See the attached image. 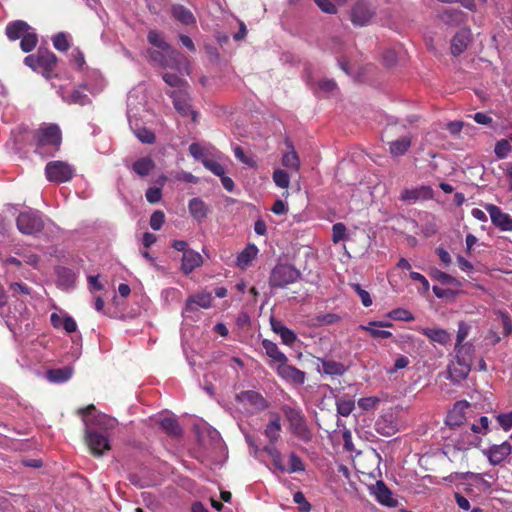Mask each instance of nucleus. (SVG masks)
Returning a JSON list of instances; mask_svg holds the SVG:
<instances>
[{
  "label": "nucleus",
  "mask_w": 512,
  "mask_h": 512,
  "mask_svg": "<svg viewBox=\"0 0 512 512\" xmlns=\"http://www.w3.org/2000/svg\"><path fill=\"white\" fill-rule=\"evenodd\" d=\"M148 42L154 47L146 52L147 59L156 66L177 70L180 74L188 73L189 60L173 49L161 33L152 30L147 36Z\"/></svg>",
  "instance_id": "1"
},
{
  "label": "nucleus",
  "mask_w": 512,
  "mask_h": 512,
  "mask_svg": "<svg viewBox=\"0 0 512 512\" xmlns=\"http://www.w3.org/2000/svg\"><path fill=\"white\" fill-rule=\"evenodd\" d=\"M78 413L81 415L85 425V439L93 455L101 456L110 450L108 437L93 429L92 426L111 427L115 420L105 414L98 413L94 405L81 408L78 410Z\"/></svg>",
  "instance_id": "2"
},
{
  "label": "nucleus",
  "mask_w": 512,
  "mask_h": 512,
  "mask_svg": "<svg viewBox=\"0 0 512 512\" xmlns=\"http://www.w3.org/2000/svg\"><path fill=\"white\" fill-rule=\"evenodd\" d=\"M144 107V96L139 100L138 92L131 90L127 96V118L129 126L132 129L134 135L142 142L146 144H152L155 141L154 133L145 128L138 126V112L140 108Z\"/></svg>",
  "instance_id": "3"
},
{
  "label": "nucleus",
  "mask_w": 512,
  "mask_h": 512,
  "mask_svg": "<svg viewBox=\"0 0 512 512\" xmlns=\"http://www.w3.org/2000/svg\"><path fill=\"white\" fill-rule=\"evenodd\" d=\"M5 33L11 41L20 40V48L24 53L31 52L38 43L36 30L23 20L9 22Z\"/></svg>",
  "instance_id": "4"
},
{
  "label": "nucleus",
  "mask_w": 512,
  "mask_h": 512,
  "mask_svg": "<svg viewBox=\"0 0 512 512\" xmlns=\"http://www.w3.org/2000/svg\"><path fill=\"white\" fill-rule=\"evenodd\" d=\"M61 131L55 124L40 127L36 134L35 152L43 157L53 155L59 150Z\"/></svg>",
  "instance_id": "5"
},
{
  "label": "nucleus",
  "mask_w": 512,
  "mask_h": 512,
  "mask_svg": "<svg viewBox=\"0 0 512 512\" xmlns=\"http://www.w3.org/2000/svg\"><path fill=\"white\" fill-rule=\"evenodd\" d=\"M489 428V419L486 416L480 417L476 423L469 424V429L473 434H469L462 440H451L453 444H447L445 446L444 454L455 457L457 452H464L471 446L476 444V434H486Z\"/></svg>",
  "instance_id": "6"
},
{
  "label": "nucleus",
  "mask_w": 512,
  "mask_h": 512,
  "mask_svg": "<svg viewBox=\"0 0 512 512\" xmlns=\"http://www.w3.org/2000/svg\"><path fill=\"white\" fill-rule=\"evenodd\" d=\"M57 58L47 49L39 48L36 54L24 58V64L49 79L55 71Z\"/></svg>",
  "instance_id": "7"
},
{
  "label": "nucleus",
  "mask_w": 512,
  "mask_h": 512,
  "mask_svg": "<svg viewBox=\"0 0 512 512\" xmlns=\"http://www.w3.org/2000/svg\"><path fill=\"white\" fill-rule=\"evenodd\" d=\"M284 414L289 422L292 433L301 441L308 443L312 440L313 434L308 428L304 415L300 409L285 406Z\"/></svg>",
  "instance_id": "8"
},
{
  "label": "nucleus",
  "mask_w": 512,
  "mask_h": 512,
  "mask_svg": "<svg viewBox=\"0 0 512 512\" xmlns=\"http://www.w3.org/2000/svg\"><path fill=\"white\" fill-rule=\"evenodd\" d=\"M301 277V272L290 264H277L271 271L269 285L271 288H285Z\"/></svg>",
  "instance_id": "9"
},
{
  "label": "nucleus",
  "mask_w": 512,
  "mask_h": 512,
  "mask_svg": "<svg viewBox=\"0 0 512 512\" xmlns=\"http://www.w3.org/2000/svg\"><path fill=\"white\" fill-rule=\"evenodd\" d=\"M16 225L22 234L36 235L42 231L44 220L39 211L29 209L19 213Z\"/></svg>",
  "instance_id": "10"
},
{
  "label": "nucleus",
  "mask_w": 512,
  "mask_h": 512,
  "mask_svg": "<svg viewBox=\"0 0 512 512\" xmlns=\"http://www.w3.org/2000/svg\"><path fill=\"white\" fill-rule=\"evenodd\" d=\"M74 174V167L64 161H50L45 166L46 179L55 184L69 182Z\"/></svg>",
  "instance_id": "11"
},
{
  "label": "nucleus",
  "mask_w": 512,
  "mask_h": 512,
  "mask_svg": "<svg viewBox=\"0 0 512 512\" xmlns=\"http://www.w3.org/2000/svg\"><path fill=\"white\" fill-rule=\"evenodd\" d=\"M167 95L172 99L174 108L181 116L191 117V120L196 122L198 112L191 106L188 89L169 90Z\"/></svg>",
  "instance_id": "12"
},
{
  "label": "nucleus",
  "mask_w": 512,
  "mask_h": 512,
  "mask_svg": "<svg viewBox=\"0 0 512 512\" xmlns=\"http://www.w3.org/2000/svg\"><path fill=\"white\" fill-rule=\"evenodd\" d=\"M56 286L64 292H71L76 288L77 279L79 276L78 271L66 266H56Z\"/></svg>",
  "instance_id": "13"
},
{
  "label": "nucleus",
  "mask_w": 512,
  "mask_h": 512,
  "mask_svg": "<svg viewBox=\"0 0 512 512\" xmlns=\"http://www.w3.org/2000/svg\"><path fill=\"white\" fill-rule=\"evenodd\" d=\"M236 401L244 407H250L253 411H263L267 409V400L257 391H241L235 396Z\"/></svg>",
  "instance_id": "14"
},
{
  "label": "nucleus",
  "mask_w": 512,
  "mask_h": 512,
  "mask_svg": "<svg viewBox=\"0 0 512 512\" xmlns=\"http://www.w3.org/2000/svg\"><path fill=\"white\" fill-rule=\"evenodd\" d=\"M375 9L372 4L367 0H359L355 3L351 11V21L358 26H364L369 23Z\"/></svg>",
  "instance_id": "15"
},
{
  "label": "nucleus",
  "mask_w": 512,
  "mask_h": 512,
  "mask_svg": "<svg viewBox=\"0 0 512 512\" xmlns=\"http://www.w3.org/2000/svg\"><path fill=\"white\" fill-rule=\"evenodd\" d=\"M492 224L503 232H512V216L494 204H486Z\"/></svg>",
  "instance_id": "16"
},
{
  "label": "nucleus",
  "mask_w": 512,
  "mask_h": 512,
  "mask_svg": "<svg viewBox=\"0 0 512 512\" xmlns=\"http://www.w3.org/2000/svg\"><path fill=\"white\" fill-rule=\"evenodd\" d=\"M276 373L284 381L298 386L303 385L306 380L305 372L295 366L289 365L288 362L277 365Z\"/></svg>",
  "instance_id": "17"
},
{
  "label": "nucleus",
  "mask_w": 512,
  "mask_h": 512,
  "mask_svg": "<svg viewBox=\"0 0 512 512\" xmlns=\"http://www.w3.org/2000/svg\"><path fill=\"white\" fill-rule=\"evenodd\" d=\"M106 83L98 70H87L83 76L82 86L84 89L95 95L103 91Z\"/></svg>",
  "instance_id": "18"
},
{
  "label": "nucleus",
  "mask_w": 512,
  "mask_h": 512,
  "mask_svg": "<svg viewBox=\"0 0 512 512\" xmlns=\"http://www.w3.org/2000/svg\"><path fill=\"white\" fill-rule=\"evenodd\" d=\"M212 304V294L210 292H202L190 296L182 311L183 316L189 317V313L196 310L197 307L207 309Z\"/></svg>",
  "instance_id": "19"
},
{
  "label": "nucleus",
  "mask_w": 512,
  "mask_h": 512,
  "mask_svg": "<svg viewBox=\"0 0 512 512\" xmlns=\"http://www.w3.org/2000/svg\"><path fill=\"white\" fill-rule=\"evenodd\" d=\"M470 408V404L467 401L457 402L453 408L449 411L446 417V424L450 427H458L466 421V410Z\"/></svg>",
  "instance_id": "20"
},
{
  "label": "nucleus",
  "mask_w": 512,
  "mask_h": 512,
  "mask_svg": "<svg viewBox=\"0 0 512 512\" xmlns=\"http://www.w3.org/2000/svg\"><path fill=\"white\" fill-rule=\"evenodd\" d=\"M82 88H84L82 84L78 88H74L72 90L61 88L58 91V94L62 100L68 104H79L84 106L90 103V98L82 91Z\"/></svg>",
  "instance_id": "21"
},
{
  "label": "nucleus",
  "mask_w": 512,
  "mask_h": 512,
  "mask_svg": "<svg viewBox=\"0 0 512 512\" xmlns=\"http://www.w3.org/2000/svg\"><path fill=\"white\" fill-rule=\"evenodd\" d=\"M271 329L274 333L280 336L283 344L292 346L297 340V334L285 326L282 321L273 317L270 319Z\"/></svg>",
  "instance_id": "22"
},
{
  "label": "nucleus",
  "mask_w": 512,
  "mask_h": 512,
  "mask_svg": "<svg viewBox=\"0 0 512 512\" xmlns=\"http://www.w3.org/2000/svg\"><path fill=\"white\" fill-rule=\"evenodd\" d=\"M190 216L198 223H201L209 214L210 206L200 197H194L188 202Z\"/></svg>",
  "instance_id": "23"
},
{
  "label": "nucleus",
  "mask_w": 512,
  "mask_h": 512,
  "mask_svg": "<svg viewBox=\"0 0 512 512\" xmlns=\"http://www.w3.org/2000/svg\"><path fill=\"white\" fill-rule=\"evenodd\" d=\"M41 362V356L35 349H22L17 357V363L22 369L33 370Z\"/></svg>",
  "instance_id": "24"
},
{
  "label": "nucleus",
  "mask_w": 512,
  "mask_h": 512,
  "mask_svg": "<svg viewBox=\"0 0 512 512\" xmlns=\"http://www.w3.org/2000/svg\"><path fill=\"white\" fill-rule=\"evenodd\" d=\"M371 493L375 496L377 501L382 505L389 507L395 506L396 501L392 497L390 489L386 486L383 481H377L374 486L371 487Z\"/></svg>",
  "instance_id": "25"
},
{
  "label": "nucleus",
  "mask_w": 512,
  "mask_h": 512,
  "mask_svg": "<svg viewBox=\"0 0 512 512\" xmlns=\"http://www.w3.org/2000/svg\"><path fill=\"white\" fill-rule=\"evenodd\" d=\"M511 451L512 447L508 442H503L499 445H494L488 451L489 461L493 465H498L502 463L510 455Z\"/></svg>",
  "instance_id": "26"
},
{
  "label": "nucleus",
  "mask_w": 512,
  "mask_h": 512,
  "mask_svg": "<svg viewBox=\"0 0 512 512\" xmlns=\"http://www.w3.org/2000/svg\"><path fill=\"white\" fill-rule=\"evenodd\" d=\"M203 262L202 256L193 249L185 251L182 257L181 270L184 274H190L194 269L201 266Z\"/></svg>",
  "instance_id": "27"
},
{
  "label": "nucleus",
  "mask_w": 512,
  "mask_h": 512,
  "mask_svg": "<svg viewBox=\"0 0 512 512\" xmlns=\"http://www.w3.org/2000/svg\"><path fill=\"white\" fill-rule=\"evenodd\" d=\"M470 42V30L462 29L451 40V53L454 56L462 54Z\"/></svg>",
  "instance_id": "28"
},
{
  "label": "nucleus",
  "mask_w": 512,
  "mask_h": 512,
  "mask_svg": "<svg viewBox=\"0 0 512 512\" xmlns=\"http://www.w3.org/2000/svg\"><path fill=\"white\" fill-rule=\"evenodd\" d=\"M262 347L264 348L266 355L271 359L272 362L281 365L284 362H288L287 356L280 351L277 344L271 340L264 339L262 341Z\"/></svg>",
  "instance_id": "29"
},
{
  "label": "nucleus",
  "mask_w": 512,
  "mask_h": 512,
  "mask_svg": "<svg viewBox=\"0 0 512 512\" xmlns=\"http://www.w3.org/2000/svg\"><path fill=\"white\" fill-rule=\"evenodd\" d=\"M432 189L428 186H421L414 189H404L401 192L400 199L405 202H416L421 198H429L431 196Z\"/></svg>",
  "instance_id": "30"
},
{
  "label": "nucleus",
  "mask_w": 512,
  "mask_h": 512,
  "mask_svg": "<svg viewBox=\"0 0 512 512\" xmlns=\"http://www.w3.org/2000/svg\"><path fill=\"white\" fill-rule=\"evenodd\" d=\"M258 248L255 244H248L237 256L236 264L241 269H246L258 255Z\"/></svg>",
  "instance_id": "31"
},
{
  "label": "nucleus",
  "mask_w": 512,
  "mask_h": 512,
  "mask_svg": "<svg viewBox=\"0 0 512 512\" xmlns=\"http://www.w3.org/2000/svg\"><path fill=\"white\" fill-rule=\"evenodd\" d=\"M470 366V363L467 362H460L457 360L453 362L448 368V374L451 381L460 382L464 380L470 371Z\"/></svg>",
  "instance_id": "32"
},
{
  "label": "nucleus",
  "mask_w": 512,
  "mask_h": 512,
  "mask_svg": "<svg viewBox=\"0 0 512 512\" xmlns=\"http://www.w3.org/2000/svg\"><path fill=\"white\" fill-rule=\"evenodd\" d=\"M73 375V368L70 366L49 369L46 372V378L51 383H64L68 381Z\"/></svg>",
  "instance_id": "33"
},
{
  "label": "nucleus",
  "mask_w": 512,
  "mask_h": 512,
  "mask_svg": "<svg viewBox=\"0 0 512 512\" xmlns=\"http://www.w3.org/2000/svg\"><path fill=\"white\" fill-rule=\"evenodd\" d=\"M280 433V418L277 414H275L265 426L263 434L268 439L269 443L276 444L280 438Z\"/></svg>",
  "instance_id": "34"
},
{
  "label": "nucleus",
  "mask_w": 512,
  "mask_h": 512,
  "mask_svg": "<svg viewBox=\"0 0 512 512\" xmlns=\"http://www.w3.org/2000/svg\"><path fill=\"white\" fill-rule=\"evenodd\" d=\"M173 17L183 25H193L196 23V18L193 13L181 4H175L171 8Z\"/></svg>",
  "instance_id": "35"
},
{
  "label": "nucleus",
  "mask_w": 512,
  "mask_h": 512,
  "mask_svg": "<svg viewBox=\"0 0 512 512\" xmlns=\"http://www.w3.org/2000/svg\"><path fill=\"white\" fill-rule=\"evenodd\" d=\"M411 143V136H402L394 141L389 142V152L394 157L402 156L408 151Z\"/></svg>",
  "instance_id": "36"
},
{
  "label": "nucleus",
  "mask_w": 512,
  "mask_h": 512,
  "mask_svg": "<svg viewBox=\"0 0 512 512\" xmlns=\"http://www.w3.org/2000/svg\"><path fill=\"white\" fill-rule=\"evenodd\" d=\"M440 19L447 25L458 26L464 22L465 14L459 9L448 8L441 13Z\"/></svg>",
  "instance_id": "37"
},
{
  "label": "nucleus",
  "mask_w": 512,
  "mask_h": 512,
  "mask_svg": "<svg viewBox=\"0 0 512 512\" xmlns=\"http://www.w3.org/2000/svg\"><path fill=\"white\" fill-rule=\"evenodd\" d=\"M422 334L441 345H446L451 340L450 334L441 328H423Z\"/></svg>",
  "instance_id": "38"
},
{
  "label": "nucleus",
  "mask_w": 512,
  "mask_h": 512,
  "mask_svg": "<svg viewBox=\"0 0 512 512\" xmlns=\"http://www.w3.org/2000/svg\"><path fill=\"white\" fill-rule=\"evenodd\" d=\"M154 168L155 163L150 157L139 158L131 166V170L140 177L148 176Z\"/></svg>",
  "instance_id": "39"
},
{
  "label": "nucleus",
  "mask_w": 512,
  "mask_h": 512,
  "mask_svg": "<svg viewBox=\"0 0 512 512\" xmlns=\"http://www.w3.org/2000/svg\"><path fill=\"white\" fill-rule=\"evenodd\" d=\"M189 69L190 67L188 68V70ZM175 71L177 72V74L169 72L163 73L162 78L164 82L171 88H174L173 90L188 89L187 82L181 77L184 76V74H180L177 70ZM185 75H189V72L185 73Z\"/></svg>",
  "instance_id": "40"
},
{
  "label": "nucleus",
  "mask_w": 512,
  "mask_h": 512,
  "mask_svg": "<svg viewBox=\"0 0 512 512\" xmlns=\"http://www.w3.org/2000/svg\"><path fill=\"white\" fill-rule=\"evenodd\" d=\"M289 151L282 156V165L291 170L297 172L300 168V159L292 145H289Z\"/></svg>",
  "instance_id": "41"
},
{
  "label": "nucleus",
  "mask_w": 512,
  "mask_h": 512,
  "mask_svg": "<svg viewBox=\"0 0 512 512\" xmlns=\"http://www.w3.org/2000/svg\"><path fill=\"white\" fill-rule=\"evenodd\" d=\"M473 345L470 343H455V359L471 364Z\"/></svg>",
  "instance_id": "42"
},
{
  "label": "nucleus",
  "mask_w": 512,
  "mask_h": 512,
  "mask_svg": "<svg viewBox=\"0 0 512 512\" xmlns=\"http://www.w3.org/2000/svg\"><path fill=\"white\" fill-rule=\"evenodd\" d=\"M262 450L264 452H266L272 458L273 464H274V466H275V468L277 470H279L281 472H285L286 471V467H285V465L283 464V461H282V454L277 449L275 444L269 443L268 445L264 446L262 448Z\"/></svg>",
  "instance_id": "43"
},
{
  "label": "nucleus",
  "mask_w": 512,
  "mask_h": 512,
  "mask_svg": "<svg viewBox=\"0 0 512 512\" xmlns=\"http://www.w3.org/2000/svg\"><path fill=\"white\" fill-rule=\"evenodd\" d=\"M380 328L381 327H378L377 324H372V321L366 325L359 326L360 330L368 332L369 335L374 339H387L392 337V333L390 331Z\"/></svg>",
  "instance_id": "44"
},
{
  "label": "nucleus",
  "mask_w": 512,
  "mask_h": 512,
  "mask_svg": "<svg viewBox=\"0 0 512 512\" xmlns=\"http://www.w3.org/2000/svg\"><path fill=\"white\" fill-rule=\"evenodd\" d=\"M432 280L438 281L442 285H453L459 286L460 282L453 276L449 275L446 272H443L439 269H431L429 273Z\"/></svg>",
  "instance_id": "45"
},
{
  "label": "nucleus",
  "mask_w": 512,
  "mask_h": 512,
  "mask_svg": "<svg viewBox=\"0 0 512 512\" xmlns=\"http://www.w3.org/2000/svg\"><path fill=\"white\" fill-rule=\"evenodd\" d=\"M337 413L343 417L349 416L355 408V402L350 397L336 398Z\"/></svg>",
  "instance_id": "46"
},
{
  "label": "nucleus",
  "mask_w": 512,
  "mask_h": 512,
  "mask_svg": "<svg viewBox=\"0 0 512 512\" xmlns=\"http://www.w3.org/2000/svg\"><path fill=\"white\" fill-rule=\"evenodd\" d=\"M322 369L325 374L331 376H341L346 372V367L342 363L333 360H324Z\"/></svg>",
  "instance_id": "47"
},
{
  "label": "nucleus",
  "mask_w": 512,
  "mask_h": 512,
  "mask_svg": "<svg viewBox=\"0 0 512 512\" xmlns=\"http://www.w3.org/2000/svg\"><path fill=\"white\" fill-rule=\"evenodd\" d=\"M161 428L170 436H180L182 429L176 419L165 417L160 421Z\"/></svg>",
  "instance_id": "48"
},
{
  "label": "nucleus",
  "mask_w": 512,
  "mask_h": 512,
  "mask_svg": "<svg viewBox=\"0 0 512 512\" xmlns=\"http://www.w3.org/2000/svg\"><path fill=\"white\" fill-rule=\"evenodd\" d=\"M272 178L275 185L278 186L279 188L287 189L289 187L290 176L285 170L276 169L273 172Z\"/></svg>",
  "instance_id": "49"
},
{
  "label": "nucleus",
  "mask_w": 512,
  "mask_h": 512,
  "mask_svg": "<svg viewBox=\"0 0 512 512\" xmlns=\"http://www.w3.org/2000/svg\"><path fill=\"white\" fill-rule=\"evenodd\" d=\"M387 317L392 320H400V321H412L414 320L413 314L404 308H396L387 313Z\"/></svg>",
  "instance_id": "50"
},
{
  "label": "nucleus",
  "mask_w": 512,
  "mask_h": 512,
  "mask_svg": "<svg viewBox=\"0 0 512 512\" xmlns=\"http://www.w3.org/2000/svg\"><path fill=\"white\" fill-rule=\"evenodd\" d=\"M511 149L510 142L507 139H501L496 142L494 152L498 159H505L511 152Z\"/></svg>",
  "instance_id": "51"
},
{
  "label": "nucleus",
  "mask_w": 512,
  "mask_h": 512,
  "mask_svg": "<svg viewBox=\"0 0 512 512\" xmlns=\"http://www.w3.org/2000/svg\"><path fill=\"white\" fill-rule=\"evenodd\" d=\"M305 470V466L301 458L294 452L289 455V467L286 468L285 472L295 473V472H303Z\"/></svg>",
  "instance_id": "52"
},
{
  "label": "nucleus",
  "mask_w": 512,
  "mask_h": 512,
  "mask_svg": "<svg viewBox=\"0 0 512 512\" xmlns=\"http://www.w3.org/2000/svg\"><path fill=\"white\" fill-rule=\"evenodd\" d=\"M351 288L358 295V297L360 298V301L364 307H370L372 305L373 301L370 296V293L367 290L363 289L360 284H358V283L351 284Z\"/></svg>",
  "instance_id": "53"
},
{
  "label": "nucleus",
  "mask_w": 512,
  "mask_h": 512,
  "mask_svg": "<svg viewBox=\"0 0 512 512\" xmlns=\"http://www.w3.org/2000/svg\"><path fill=\"white\" fill-rule=\"evenodd\" d=\"M347 229L346 226L341 223H335L332 227V241L334 243H339L340 241H344L347 239Z\"/></svg>",
  "instance_id": "54"
},
{
  "label": "nucleus",
  "mask_w": 512,
  "mask_h": 512,
  "mask_svg": "<svg viewBox=\"0 0 512 512\" xmlns=\"http://www.w3.org/2000/svg\"><path fill=\"white\" fill-rule=\"evenodd\" d=\"M202 164L204 165V167L207 170H209L210 172H212L216 176L220 177L223 174H225V169L222 166V164H220L219 162H217V161H215L213 159L205 158V159L202 160Z\"/></svg>",
  "instance_id": "55"
},
{
  "label": "nucleus",
  "mask_w": 512,
  "mask_h": 512,
  "mask_svg": "<svg viewBox=\"0 0 512 512\" xmlns=\"http://www.w3.org/2000/svg\"><path fill=\"white\" fill-rule=\"evenodd\" d=\"M52 41H53L54 47L59 51H66L69 48V41H68L67 34H65L63 32L57 33L53 37Z\"/></svg>",
  "instance_id": "56"
},
{
  "label": "nucleus",
  "mask_w": 512,
  "mask_h": 512,
  "mask_svg": "<svg viewBox=\"0 0 512 512\" xmlns=\"http://www.w3.org/2000/svg\"><path fill=\"white\" fill-rule=\"evenodd\" d=\"M164 221H165V214L160 210L154 211L150 217V227L154 231H158L163 226Z\"/></svg>",
  "instance_id": "57"
},
{
  "label": "nucleus",
  "mask_w": 512,
  "mask_h": 512,
  "mask_svg": "<svg viewBox=\"0 0 512 512\" xmlns=\"http://www.w3.org/2000/svg\"><path fill=\"white\" fill-rule=\"evenodd\" d=\"M379 402L380 399L376 396L363 397L358 400V406L362 410L367 411L375 408Z\"/></svg>",
  "instance_id": "58"
},
{
  "label": "nucleus",
  "mask_w": 512,
  "mask_h": 512,
  "mask_svg": "<svg viewBox=\"0 0 512 512\" xmlns=\"http://www.w3.org/2000/svg\"><path fill=\"white\" fill-rule=\"evenodd\" d=\"M293 501L299 505V511L300 512H310L311 505L306 500L304 494L300 491L294 493L293 495Z\"/></svg>",
  "instance_id": "59"
},
{
  "label": "nucleus",
  "mask_w": 512,
  "mask_h": 512,
  "mask_svg": "<svg viewBox=\"0 0 512 512\" xmlns=\"http://www.w3.org/2000/svg\"><path fill=\"white\" fill-rule=\"evenodd\" d=\"M145 197L151 204L158 203L162 198V190L159 187H149L145 192Z\"/></svg>",
  "instance_id": "60"
},
{
  "label": "nucleus",
  "mask_w": 512,
  "mask_h": 512,
  "mask_svg": "<svg viewBox=\"0 0 512 512\" xmlns=\"http://www.w3.org/2000/svg\"><path fill=\"white\" fill-rule=\"evenodd\" d=\"M410 278L414 281H417L418 283H421L422 289L419 290L420 293L426 294L430 289L429 281L420 273L418 272H410Z\"/></svg>",
  "instance_id": "61"
},
{
  "label": "nucleus",
  "mask_w": 512,
  "mask_h": 512,
  "mask_svg": "<svg viewBox=\"0 0 512 512\" xmlns=\"http://www.w3.org/2000/svg\"><path fill=\"white\" fill-rule=\"evenodd\" d=\"M314 2L325 13L334 14L337 12L336 5L331 0H314Z\"/></svg>",
  "instance_id": "62"
},
{
  "label": "nucleus",
  "mask_w": 512,
  "mask_h": 512,
  "mask_svg": "<svg viewBox=\"0 0 512 512\" xmlns=\"http://www.w3.org/2000/svg\"><path fill=\"white\" fill-rule=\"evenodd\" d=\"M498 424L505 430L508 431L512 428V411L505 414H499L497 416Z\"/></svg>",
  "instance_id": "63"
},
{
  "label": "nucleus",
  "mask_w": 512,
  "mask_h": 512,
  "mask_svg": "<svg viewBox=\"0 0 512 512\" xmlns=\"http://www.w3.org/2000/svg\"><path fill=\"white\" fill-rule=\"evenodd\" d=\"M189 153L196 160H201L202 161L203 159H205V157H204V149L198 143H191L190 144V146H189Z\"/></svg>",
  "instance_id": "64"
}]
</instances>
